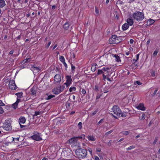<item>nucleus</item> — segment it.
<instances>
[{
  "label": "nucleus",
  "instance_id": "1",
  "mask_svg": "<svg viewBox=\"0 0 160 160\" xmlns=\"http://www.w3.org/2000/svg\"><path fill=\"white\" fill-rule=\"evenodd\" d=\"M76 157L78 158H84L87 155V151L82 148H78L75 151Z\"/></svg>",
  "mask_w": 160,
  "mask_h": 160
},
{
  "label": "nucleus",
  "instance_id": "2",
  "mask_svg": "<svg viewBox=\"0 0 160 160\" xmlns=\"http://www.w3.org/2000/svg\"><path fill=\"white\" fill-rule=\"evenodd\" d=\"M85 135L83 134L81 136L75 137L72 138L68 140L70 144H74L76 142H79V141H81L83 138H84Z\"/></svg>",
  "mask_w": 160,
  "mask_h": 160
},
{
  "label": "nucleus",
  "instance_id": "3",
  "mask_svg": "<svg viewBox=\"0 0 160 160\" xmlns=\"http://www.w3.org/2000/svg\"><path fill=\"white\" fill-rule=\"evenodd\" d=\"M11 121L10 120L6 121L3 123V126L2 128L7 131H10L12 129V127L11 125Z\"/></svg>",
  "mask_w": 160,
  "mask_h": 160
},
{
  "label": "nucleus",
  "instance_id": "4",
  "mask_svg": "<svg viewBox=\"0 0 160 160\" xmlns=\"http://www.w3.org/2000/svg\"><path fill=\"white\" fill-rule=\"evenodd\" d=\"M112 110L114 114H115L117 116H118L120 115L122 111L118 106L117 105L114 106L112 108Z\"/></svg>",
  "mask_w": 160,
  "mask_h": 160
},
{
  "label": "nucleus",
  "instance_id": "5",
  "mask_svg": "<svg viewBox=\"0 0 160 160\" xmlns=\"http://www.w3.org/2000/svg\"><path fill=\"white\" fill-rule=\"evenodd\" d=\"M31 138L34 140L39 141L42 140L41 133L36 132L34 135L31 136Z\"/></svg>",
  "mask_w": 160,
  "mask_h": 160
},
{
  "label": "nucleus",
  "instance_id": "6",
  "mask_svg": "<svg viewBox=\"0 0 160 160\" xmlns=\"http://www.w3.org/2000/svg\"><path fill=\"white\" fill-rule=\"evenodd\" d=\"M109 42L111 44H117L119 42L117 36L116 35H112V37L109 39Z\"/></svg>",
  "mask_w": 160,
  "mask_h": 160
},
{
  "label": "nucleus",
  "instance_id": "7",
  "mask_svg": "<svg viewBox=\"0 0 160 160\" xmlns=\"http://www.w3.org/2000/svg\"><path fill=\"white\" fill-rule=\"evenodd\" d=\"M66 82L64 83V84L66 85L67 87H68L71 83L72 81L71 75H67L66 76Z\"/></svg>",
  "mask_w": 160,
  "mask_h": 160
},
{
  "label": "nucleus",
  "instance_id": "8",
  "mask_svg": "<svg viewBox=\"0 0 160 160\" xmlns=\"http://www.w3.org/2000/svg\"><path fill=\"white\" fill-rule=\"evenodd\" d=\"M61 81V77L59 74H56L54 77V81L53 83L54 84H58L60 83Z\"/></svg>",
  "mask_w": 160,
  "mask_h": 160
},
{
  "label": "nucleus",
  "instance_id": "9",
  "mask_svg": "<svg viewBox=\"0 0 160 160\" xmlns=\"http://www.w3.org/2000/svg\"><path fill=\"white\" fill-rule=\"evenodd\" d=\"M8 85L9 88L12 90H15L17 88V86L14 80H10L9 82Z\"/></svg>",
  "mask_w": 160,
  "mask_h": 160
},
{
  "label": "nucleus",
  "instance_id": "10",
  "mask_svg": "<svg viewBox=\"0 0 160 160\" xmlns=\"http://www.w3.org/2000/svg\"><path fill=\"white\" fill-rule=\"evenodd\" d=\"M133 18L138 21H140V12L139 11H137L133 14Z\"/></svg>",
  "mask_w": 160,
  "mask_h": 160
},
{
  "label": "nucleus",
  "instance_id": "11",
  "mask_svg": "<svg viewBox=\"0 0 160 160\" xmlns=\"http://www.w3.org/2000/svg\"><path fill=\"white\" fill-rule=\"evenodd\" d=\"M155 22L154 20L153 19H150L147 22V23L145 24H143L142 26V28H145L147 27V26H150L153 24Z\"/></svg>",
  "mask_w": 160,
  "mask_h": 160
},
{
  "label": "nucleus",
  "instance_id": "12",
  "mask_svg": "<svg viewBox=\"0 0 160 160\" xmlns=\"http://www.w3.org/2000/svg\"><path fill=\"white\" fill-rule=\"evenodd\" d=\"M52 92L55 94H58L61 92V89L58 87L54 88L52 90Z\"/></svg>",
  "mask_w": 160,
  "mask_h": 160
},
{
  "label": "nucleus",
  "instance_id": "13",
  "mask_svg": "<svg viewBox=\"0 0 160 160\" xmlns=\"http://www.w3.org/2000/svg\"><path fill=\"white\" fill-rule=\"evenodd\" d=\"M30 91L31 92V94L32 95H33L34 96H36L37 92V88L36 87H33L31 89Z\"/></svg>",
  "mask_w": 160,
  "mask_h": 160
},
{
  "label": "nucleus",
  "instance_id": "14",
  "mask_svg": "<svg viewBox=\"0 0 160 160\" xmlns=\"http://www.w3.org/2000/svg\"><path fill=\"white\" fill-rule=\"evenodd\" d=\"M26 122V119L24 117H20L19 119V124H24Z\"/></svg>",
  "mask_w": 160,
  "mask_h": 160
},
{
  "label": "nucleus",
  "instance_id": "15",
  "mask_svg": "<svg viewBox=\"0 0 160 160\" xmlns=\"http://www.w3.org/2000/svg\"><path fill=\"white\" fill-rule=\"evenodd\" d=\"M127 22L128 25L131 26L133 23V20L131 18H128L127 20Z\"/></svg>",
  "mask_w": 160,
  "mask_h": 160
},
{
  "label": "nucleus",
  "instance_id": "16",
  "mask_svg": "<svg viewBox=\"0 0 160 160\" xmlns=\"http://www.w3.org/2000/svg\"><path fill=\"white\" fill-rule=\"evenodd\" d=\"M6 5V3L4 0H0V8L4 7Z\"/></svg>",
  "mask_w": 160,
  "mask_h": 160
},
{
  "label": "nucleus",
  "instance_id": "17",
  "mask_svg": "<svg viewBox=\"0 0 160 160\" xmlns=\"http://www.w3.org/2000/svg\"><path fill=\"white\" fill-rule=\"evenodd\" d=\"M129 28V25L127 23H125L123 24L122 27V29L123 31L127 30Z\"/></svg>",
  "mask_w": 160,
  "mask_h": 160
},
{
  "label": "nucleus",
  "instance_id": "18",
  "mask_svg": "<svg viewBox=\"0 0 160 160\" xmlns=\"http://www.w3.org/2000/svg\"><path fill=\"white\" fill-rule=\"evenodd\" d=\"M97 65L96 63H93L92 66V67L91 68V70L93 72H94L96 69V66H97Z\"/></svg>",
  "mask_w": 160,
  "mask_h": 160
},
{
  "label": "nucleus",
  "instance_id": "19",
  "mask_svg": "<svg viewBox=\"0 0 160 160\" xmlns=\"http://www.w3.org/2000/svg\"><path fill=\"white\" fill-rule=\"evenodd\" d=\"M142 120H145L146 122V123L148 122L147 120L148 119V117H145V114L143 113L142 116V118L141 119Z\"/></svg>",
  "mask_w": 160,
  "mask_h": 160
},
{
  "label": "nucleus",
  "instance_id": "20",
  "mask_svg": "<svg viewBox=\"0 0 160 160\" xmlns=\"http://www.w3.org/2000/svg\"><path fill=\"white\" fill-rule=\"evenodd\" d=\"M69 26V23L68 22H67L64 24L63 27L65 29L67 30Z\"/></svg>",
  "mask_w": 160,
  "mask_h": 160
},
{
  "label": "nucleus",
  "instance_id": "21",
  "mask_svg": "<svg viewBox=\"0 0 160 160\" xmlns=\"http://www.w3.org/2000/svg\"><path fill=\"white\" fill-rule=\"evenodd\" d=\"M87 137L89 140L93 141L95 140L94 137L92 135L88 136Z\"/></svg>",
  "mask_w": 160,
  "mask_h": 160
},
{
  "label": "nucleus",
  "instance_id": "22",
  "mask_svg": "<svg viewBox=\"0 0 160 160\" xmlns=\"http://www.w3.org/2000/svg\"><path fill=\"white\" fill-rule=\"evenodd\" d=\"M113 57L115 58V60L118 62H119V61H120V59L118 55H114Z\"/></svg>",
  "mask_w": 160,
  "mask_h": 160
},
{
  "label": "nucleus",
  "instance_id": "23",
  "mask_svg": "<svg viewBox=\"0 0 160 160\" xmlns=\"http://www.w3.org/2000/svg\"><path fill=\"white\" fill-rule=\"evenodd\" d=\"M23 93L21 92H18L15 94L17 96L18 98H21L22 97Z\"/></svg>",
  "mask_w": 160,
  "mask_h": 160
},
{
  "label": "nucleus",
  "instance_id": "24",
  "mask_svg": "<svg viewBox=\"0 0 160 160\" xmlns=\"http://www.w3.org/2000/svg\"><path fill=\"white\" fill-rule=\"evenodd\" d=\"M146 108L144 107V104L143 103H141V110L145 111Z\"/></svg>",
  "mask_w": 160,
  "mask_h": 160
},
{
  "label": "nucleus",
  "instance_id": "25",
  "mask_svg": "<svg viewBox=\"0 0 160 160\" xmlns=\"http://www.w3.org/2000/svg\"><path fill=\"white\" fill-rule=\"evenodd\" d=\"M121 116L123 118L125 117L127 115V113L125 112H121Z\"/></svg>",
  "mask_w": 160,
  "mask_h": 160
},
{
  "label": "nucleus",
  "instance_id": "26",
  "mask_svg": "<svg viewBox=\"0 0 160 160\" xmlns=\"http://www.w3.org/2000/svg\"><path fill=\"white\" fill-rule=\"evenodd\" d=\"M109 89V88L108 87H105L103 90V92L104 93H106L108 92V90Z\"/></svg>",
  "mask_w": 160,
  "mask_h": 160
},
{
  "label": "nucleus",
  "instance_id": "27",
  "mask_svg": "<svg viewBox=\"0 0 160 160\" xmlns=\"http://www.w3.org/2000/svg\"><path fill=\"white\" fill-rule=\"evenodd\" d=\"M76 88L75 87H71L69 88V91L70 92L74 91L76 90Z\"/></svg>",
  "mask_w": 160,
  "mask_h": 160
},
{
  "label": "nucleus",
  "instance_id": "28",
  "mask_svg": "<svg viewBox=\"0 0 160 160\" xmlns=\"http://www.w3.org/2000/svg\"><path fill=\"white\" fill-rule=\"evenodd\" d=\"M18 105V104H17L15 102L12 105V107L13 108L15 109L17 108Z\"/></svg>",
  "mask_w": 160,
  "mask_h": 160
},
{
  "label": "nucleus",
  "instance_id": "29",
  "mask_svg": "<svg viewBox=\"0 0 160 160\" xmlns=\"http://www.w3.org/2000/svg\"><path fill=\"white\" fill-rule=\"evenodd\" d=\"M60 60L62 63L65 62V59L63 56H61L59 58Z\"/></svg>",
  "mask_w": 160,
  "mask_h": 160
},
{
  "label": "nucleus",
  "instance_id": "30",
  "mask_svg": "<svg viewBox=\"0 0 160 160\" xmlns=\"http://www.w3.org/2000/svg\"><path fill=\"white\" fill-rule=\"evenodd\" d=\"M59 87L60 89H61V92H62L65 88V86L64 85H63L62 86H59Z\"/></svg>",
  "mask_w": 160,
  "mask_h": 160
},
{
  "label": "nucleus",
  "instance_id": "31",
  "mask_svg": "<svg viewBox=\"0 0 160 160\" xmlns=\"http://www.w3.org/2000/svg\"><path fill=\"white\" fill-rule=\"evenodd\" d=\"M99 87L98 85H96L95 86L94 90L96 92H98V91Z\"/></svg>",
  "mask_w": 160,
  "mask_h": 160
},
{
  "label": "nucleus",
  "instance_id": "32",
  "mask_svg": "<svg viewBox=\"0 0 160 160\" xmlns=\"http://www.w3.org/2000/svg\"><path fill=\"white\" fill-rule=\"evenodd\" d=\"M55 96L53 95H49L48 96V98H47V100H49L52 98L55 97Z\"/></svg>",
  "mask_w": 160,
  "mask_h": 160
},
{
  "label": "nucleus",
  "instance_id": "33",
  "mask_svg": "<svg viewBox=\"0 0 160 160\" xmlns=\"http://www.w3.org/2000/svg\"><path fill=\"white\" fill-rule=\"evenodd\" d=\"M122 133L123 135H128L129 133V132L128 131H126L122 132Z\"/></svg>",
  "mask_w": 160,
  "mask_h": 160
},
{
  "label": "nucleus",
  "instance_id": "34",
  "mask_svg": "<svg viewBox=\"0 0 160 160\" xmlns=\"http://www.w3.org/2000/svg\"><path fill=\"white\" fill-rule=\"evenodd\" d=\"M95 12H96V14L97 15H99V10H98V8L97 7H95Z\"/></svg>",
  "mask_w": 160,
  "mask_h": 160
},
{
  "label": "nucleus",
  "instance_id": "35",
  "mask_svg": "<svg viewBox=\"0 0 160 160\" xmlns=\"http://www.w3.org/2000/svg\"><path fill=\"white\" fill-rule=\"evenodd\" d=\"M135 148V146H131L129 147L127 149V150H131L132 149H133Z\"/></svg>",
  "mask_w": 160,
  "mask_h": 160
},
{
  "label": "nucleus",
  "instance_id": "36",
  "mask_svg": "<svg viewBox=\"0 0 160 160\" xmlns=\"http://www.w3.org/2000/svg\"><path fill=\"white\" fill-rule=\"evenodd\" d=\"M32 68H33V70L34 71L36 70L37 72H38L39 70V69L38 67L33 66Z\"/></svg>",
  "mask_w": 160,
  "mask_h": 160
},
{
  "label": "nucleus",
  "instance_id": "37",
  "mask_svg": "<svg viewBox=\"0 0 160 160\" xmlns=\"http://www.w3.org/2000/svg\"><path fill=\"white\" fill-rule=\"evenodd\" d=\"M78 126L79 129H81L82 128V123L81 122H79L78 124Z\"/></svg>",
  "mask_w": 160,
  "mask_h": 160
},
{
  "label": "nucleus",
  "instance_id": "38",
  "mask_svg": "<svg viewBox=\"0 0 160 160\" xmlns=\"http://www.w3.org/2000/svg\"><path fill=\"white\" fill-rule=\"evenodd\" d=\"M158 50H155L153 53V55L156 56L158 52Z\"/></svg>",
  "mask_w": 160,
  "mask_h": 160
},
{
  "label": "nucleus",
  "instance_id": "39",
  "mask_svg": "<svg viewBox=\"0 0 160 160\" xmlns=\"http://www.w3.org/2000/svg\"><path fill=\"white\" fill-rule=\"evenodd\" d=\"M4 112V111L3 109V108L0 107V114L3 113Z\"/></svg>",
  "mask_w": 160,
  "mask_h": 160
},
{
  "label": "nucleus",
  "instance_id": "40",
  "mask_svg": "<svg viewBox=\"0 0 160 160\" xmlns=\"http://www.w3.org/2000/svg\"><path fill=\"white\" fill-rule=\"evenodd\" d=\"M103 73V72L102 71V70L98 69V72L97 73V74L98 75H99V74H101Z\"/></svg>",
  "mask_w": 160,
  "mask_h": 160
},
{
  "label": "nucleus",
  "instance_id": "41",
  "mask_svg": "<svg viewBox=\"0 0 160 160\" xmlns=\"http://www.w3.org/2000/svg\"><path fill=\"white\" fill-rule=\"evenodd\" d=\"M144 18V16L143 13L141 12V20H143Z\"/></svg>",
  "mask_w": 160,
  "mask_h": 160
},
{
  "label": "nucleus",
  "instance_id": "42",
  "mask_svg": "<svg viewBox=\"0 0 160 160\" xmlns=\"http://www.w3.org/2000/svg\"><path fill=\"white\" fill-rule=\"evenodd\" d=\"M98 112V109L95 110V111L92 113V114H91L92 116H94V115H95L97 113V112Z\"/></svg>",
  "mask_w": 160,
  "mask_h": 160
},
{
  "label": "nucleus",
  "instance_id": "43",
  "mask_svg": "<svg viewBox=\"0 0 160 160\" xmlns=\"http://www.w3.org/2000/svg\"><path fill=\"white\" fill-rule=\"evenodd\" d=\"M71 68H72V72L74 71L75 69V67L73 65V64H71Z\"/></svg>",
  "mask_w": 160,
  "mask_h": 160
},
{
  "label": "nucleus",
  "instance_id": "44",
  "mask_svg": "<svg viewBox=\"0 0 160 160\" xmlns=\"http://www.w3.org/2000/svg\"><path fill=\"white\" fill-rule=\"evenodd\" d=\"M112 131H113L112 130H111L108 132H107L105 133V135L106 136L108 135L109 134L111 133L112 132Z\"/></svg>",
  "mask_w": 160,
  "mask_h": 160
},
{
  "label": "nucleus",
  "instance_id": "45",
  "mask_svg": "<svg viewBox=\"0 0 160 160\" xmlns=\"http://www.w3.org/2000/svg\"><path fill=\"white\" fill-rule=\"evenodd\" d=\"M40 112L39 111H36L35 112L34 116H37L40 114Z\"/></svg>",
  "mask_w": 160,
  "mask_h": 160
},
{
  "label": "nucleus",
  "instance_id": "46",
  "mask_svg": "<svg viewBox=\"0 0 160 160\" xmlns=\"http://www.w3.org/2000/svg\"><path fill=\"white\" fill-rule=\"evenodd\" d=\"M5 104L2 102V101L0 100V107L5 106Z\"/></svg>",
  "mask_w": 160,
  "mask_h": 160
},
{
  "label": "nucleus",
  "instance_id": "47",
  "mask_svg": "<svg viewBox=\"0 0 160 160\" xmlns=\"http://www.w3.org/2000/svg\"><path fill=\"white\" fill-rule=\"evenodd\" d=\"M88 151L89 152H90V153L91 154V155H92V149L91 148L88 147Z\"/></svg>",
  "mask_w": 160,
  "mask_h": 160
},
{
  "label": "nucleus",
  "instance_id": "48",
  "mask_svg": "<svg viewBox=\"0 0 160 160\" xmlns=\"http://www.w3.org/2000/svg\"><path fill=\"white\" fill-rule=\"evenodd\" d=\"M151 75L152 76L154 77L155 76V72L154 71H152L151 72Z\"/></svg>",
  "mask_w": 160,
  "mask_h": 160
},
{
  "label": "nucleus",
  "instance_id": "49",
  "mask_svg": "<svg viewBox=\"0 0 160 160\" xmlns=\"http://www.w3.org/2000/svg\"><path fill=\"white\" fill-rule=\"evenodd\" d=\"M81 92H82V93L83 94H85L86 92V90L85 89H82V90Z\"/></svg>",
  "mask_w": 160,
  "mask_h": 160
},
{
  "label": "nucleus",
  "instance_id": "50",
  "mask_svg": "<svg viewBox=\"0 0 160 160\" xmlns=\"http://www.w3.org/2000/svg\"><path fill=\"white\" fill-rule=\"evenodd\" d=\"M110 68H103L102 70L104 71H107L108 70L110 69Z\"/></svg>",
  "mask_w": 160,
  "mask_h": 160
},
{
  "label": "nucleus",
  "instance_id": "51",
  "mask_svg": "<svg viewBox=\"0 0 160 160\" xmlns=\"http://www.w3.org/2000/svg\"><path fill=\"white\" fill-rule=\"evenodd\" d=\"M158 140V138L157 137L155 138V139L153 141V143L154 144H156V143L157 142Z\"/></svg>",
  "mask_w": 160,
  "mask_h": 160
},
{
  "label": "nucleus",
  "instance_id": "52",
  "mask_svg": "<svg viewBox=\"0 0 160 160\" xmlns=\"http://www.w3.org/2000/svg\"><path fill=\"white\" fill-rule=\"evenodd\" d=\"M51 41H50L49 42H48V44L46 45V48H48V47H49V46H50L51 44Z\"/></svg>",
  "mask_w": 160,
  "mask_h": 160
},
{
  "label": "nucleus",
  "instance_id": "53",
  "mask_svg": "<svg viewBox=\"0 0 160 160\" xmlns=\"http://www.w3.org/2000/svg\"><path fill=\"white\" fill-rule=\"evenodd\" d=\"M19 137L17 138H13V141L14 140H16L17 141H18L19 140Z\"/></svg>",
  "mask_w": 160,
  "mask_h": 160
},
{
  "label": "nucleus",
  "instance_id": "54",
  "mask_svg": "<svg viewBox=\"0 0 160 160\" xmlns=\"http://www.w3.org/2000/svg\"><path fill=\"white\" fill-rule=\"evenodd\" d=\"M134 84H137L138 85H140V82L139 81H136L134 82Z\"/></svg>",
  "mask_w": 160,
  "mask_h": 160
},
{
  "label": "nucleus",
  "instance_id": "55",
  "mask_svg": "<svg viewBox=\"0 0 160 160\" xmlns=\"http://www.w3.org/2000/svg\"><path fill=\"white\" fill-rule=\"evenodd\" d=\"M158 88H156V89L155 90L153 93V95H155L156 93L158 91Z\"/></svg>",
  "mask_w": 160,
  "mask_h": 160
},
{
  "label": "nucleus",
  "instance_id": "56",
  "mask_svg": "<svg viewBox=\"0 0 160 160\" xmlns=\"http://www.w3.org/2000/svg\"><path fill=\"white\" fill-rule=\"evenodd\" d=\"M101 96V94L97 95L96 96V99L99 98H100Z\"/></svg>",
  "mask_w": 160,
  "mask_h": 160
},
{
  "label": "nucleus",
  "instance_id": "57",
  "mask_svg": "<svg viewBox=\"0 0 160 160\" xmlns=\"http://www.w3.org/2000/svg\"><path fill=\"white\" fill-rule=\"evenodd\" d=\"M17 2L22 4L23 3V1L21 0H17Z\"/></svg>",
  "mask_w": 160,
  "mask_h": 160
},
{
  "label": "nucleus",
  "instance_id": "58",
  "mask_svg": "<svg viewBox=\"0 0 160 160\" xmlns=\"http://www.w3.org/2000/svg\"><path fill=\"white\" fill-rule=\"evenodd\" d=\"M62 63H63L65 67L66 68H67L68 67V66L67 64L66 63V62H63Z\"/></svg>",
  "mask_w": 160,
  "mask_h": 160
},
{
  "label": "nucleus",
  "instance_id": "59",
  "mask_svg": "<svg viewBox=\"0 0 160 160\" xmlns=\"http://www.w3.org/2000/svg\"><path fill=\"white\" fill-rule=\"evenodd\" d=\"M20 99L18 98L17 99V100L15 102L17 104H18V102H20Z\"/></svg>",
  "mask_w": 160,
  "mask_h": 160
},
{
  "label": "nucleus",
  "instance_id": "60",
  "mask_svg": "<svg viewBox=\"0 0 160 160\" xmlns=\"http://www.w3.org/2000/svg\"><path fill=\"white\" fill-rule=\"evenodd\" d=\"M103 119H101L99 122H98V124L99 125V124H100L103 121Z\"/></svg>",
  "mask_w": 160,
  "mask_h": 160
},
{
  "label": "nucleus",
  "instance_id": "61",
  "mask_svg": "<svg viewBox=\"0 0 160 160\" xmlns=\"http://www.w3.org/2000/svg\"><path fill=\"white\" fill-rule=\"evenodd\" d=\"M133 61H135V62L133 64L134 65H135V66H137V62H136V60L135 59H133Z\"/></svg>",
  "mask_w": 160,
  "mask_h": 160
},
{
  "label": "nucleus",
  "instance_id": "62",
  "mask_svg": "<svg viewBox=\"0 0 160 160\" xmlns=\"http://www.w3.org/2000/svg\"><path fill=\"white\" fill-rule=\"evenodd\" d=\"M101 149L99 148H97L96 149L97 152H100L101 151Z\"/></svg>",
  "mask_w": 160,
  "mask_h": 160
},
{
  "label": "nucleus",
  "instance_id": "63",
  "mask_svg": "<svg viewBox=\"0 0 160 160\" xmlns=\"http://www.w3.org/2000/svg\"><path fill=\"white\" fill-rule=\"evenodd\" d=\"M129 42L131 44H132L133 42V40L132 39H131Z\"/></svg>",
  "mask_w": 160,
  "mask_h": 160
},
{
  "label": "nucleus",
  "instance_id": "64",
  "mask_svg": "<svg viewBox=\"0 0 160 160\" xmlns=\"http://www.w3.org/2000/svg\"><path fill=\"white\" fill-rule=\"evenodd\" d=\"M13 52H14V51L13 50H12L11 51H10L9 53L10 54H12Z\"/></svg>",
  "mask_w": 160,
  "mask_h": 160
}]
</instances>
